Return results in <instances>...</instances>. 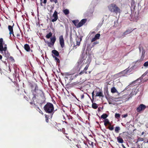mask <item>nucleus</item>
<instances>
[{"mask_svg": "<svg viewBox=\"0 0 148 148\" xmlns=\"http://www.w3.org/2000/svg\"><path fill=\"white\" fill-rule=\"evenodd\" d=\"M24 48L25 50L27 52L29 51L30 50L29 45L27 44L24 45Z\"/></svg>", "mask_w": 148, "mask_h": 148, "instance_id": "obj_17", "label": "nucleus"}, {"mask_svg": "<svg viewBox=\"0 0 148 148\" xmlns=\"http://www.w3.org/2000/svg\"><path fill=\"white\" fill-rule=\"evenodd\" d=\"M146 106L145 105L140 104L136 108V111L140 113L141 112L144 111L146 108Z\"/></svg>", "mask_w": 148, "mask_h": 148, "instance_id": "obj_5", "label": "nucleus"}, {"mask_svg": "<svg viewBox=\"0 0 148 148\" xmlns=\"http://www.w3.org/2000/svg\"><path fill=\"white\" fill-rule=\"evenodd\" d=\"M85 73L86 74H87V72L85 71H84V70L81 71L78 74H77L75 75V77H76L78 75H82L84 73Z\"/></svg>", "mask_w": 148, "mask_h": 148, "instance_id": "obj_22", "label": "nucleus"}, {"mask_svg": "<svg viewBox=\"0 0 148 148\" xmlns=\"http://www.w3.org/2000/svg\"><path fill=\"white\" fill-rule=\"evenodd\" d=\"M78 40H77V39H76V44L77 45L79 46L80 45V41L82 40V39L81 38H80L79 41H78V40H79V38H78Z\"/></svg>", "mask_w": 148, "mask_h": 148, "instance_id": "obj_29", "label": "nucleus"}, {"mask_svg": "<svg viewBox=\"0 0 148 148\" xmlns=\"http://www.w3.org/2000/svg\"><path fill=\"white\" fill-rule=\"evenodd\" d=\"M138 49L139 52L140 53H141V55L140 59L139 60H138L137 62H142L144 60V59L145 57V55L146 53V51L141 44L139 45L138 46Z\"/></svg>", "mask_w": 148, "mask_h": 148, "instance_id": "obj_3", "label": "nucleus"}, {"mask_svg": "<svg viewBox=\"0 0 148 148\" xmlns=\"http://www.w3.org/2000/svg\"><path fill=\"white\" fill-rule=\"evenodd\" d=\"M109 10L112 13H114L117 14L118 13L120 14L121 10L114 3H111L108 6Z\"/></svg>", "mask_w": 148, "mask_h": 148, "instance_id": "obj_1", "label": "nucleus"}, {"mask_svg": "<svg viewBox=\"0 0 148 148\" xmlns=\"http://www.w3.org/2000/svg\"><path fill=\"white\" fill-rule=\"evenodd\" d=\"M125 70H126L127 72L128 71H129V70H127V69H126L124 71H125Z\"/></svg>", "mask_w": 148, "mask_h": 148, "instance_id": "obj_63", "label": "nucleus"}, {"mask_svg": "<svg viewBox=\"0 0 148 148\" xmlns=\"http://www.w3.org/2000/svg\"><path fill=\"white\" fill-rule=\"evenodd\" d=\"M2 58V56L0 55V60H1Z\"/></svg>", "mask_w": 148, "mask_h": 148, "instance_id": "obj_59", "label": "nucleus"}, {"mask_svg": "<svg viewBox=\"0 0 148 148\" xmlns=\"http://www.w3.org/2000/svg\"><path fill=\"white\" fill-rule=\"evenodd\" d=\"M104 125L106 126L107 125L108 123H109V121L108 119H106L104 121Z\"/></svg>", "mask_w": 148, "mask_h": 148, "instance_id": "obj_28", "label": "nucleus"}, {"mask_svg": "<svg viewBox=\"0 0 148 148\" xmlns=\"http://www.w3.org/2000/svg\"><path fill=\"white\" fill-rule=\"evenodd\" d=\"M87 19H83L82 20L79 22L78 24L77 28H79L83 25L86 22Z\"/></svg>", "mask_w": 148, "mask_h": 148, "instance_id": "obj_12", "label": "nucleus"}, {"mask_svg": "<svg viewBox=\"0 0 148 148\" xmlns=\"http://www.w3.org/2000/svg\"><path fill=\"white\" fill-rule=\"evenodd\" d=\"M65 75H70V74L69 73H65Z\"/></svg>", "mask_w": 148, "mask_h": 148, "instance_id": "obj_53", "label": "nucleus"}, {"mask_svg": "<svg viewBox=\"0 0 148 148\" xmlns=\"http://www.w3.org/2000/svg\"><path fill=\"white\" fill-rule=\"evenodd\" d=\"M21 31H18V32L16 34V36L17 37H19L20 36Z\"/></svg>", "mask_w": 148, "mask_h": 148, "instance_id": "obj_42", "label": "nucleus"}, {"mask_svg": "<svg viewBox=\"0 0 148 148\" xmlns=\"http://www.w3.org/2000/svg\"><path fill=\"white\" fill-rule=\"evenodd\" d=\"M98 107L97 104L95 103H92V107L94 109H96Z\"/></svg>", "mask_w": 148, "mask_h": 148, "instance_id": "obj_26", "label": "nucleus"}, {"mask_svg": "<svg viewBox=\"0 0 148 148\" xmlns=\"http://www.w3.org/2000/svg\"><path fill=\"white\" fill-rule=\"evenodd\" d=\"M122 147H123V148H126L125 147L123 144H122Z\"/></svg>", "mask_w": 148, "mask_h": 148, "instance_id": "obj_58", "label": "nucleus"}, {"mask_svg": "<svg viewBox=\"0 0 148 148\" xmlns=\"http://www.w3.org/2000/svg\"><path fill=\"white\" fill-rule=\"evenodd\" d=\"M145 133V132H142L141 133V135H143Z\"/></svg>", "mask_w": 148, "mask_h": 148, "instance_id": "obj_61", "label": "nucleus"}, {"mask_svg": "<svg viewBox=\"0 0 148 148\" xmlns=\"http://www.w3.org/2000/svg\"><path fill=\"white\" fill-rule=\"evenodd\" d=\"M99 43V42L97 41L95 42L92 43V47H94L95 45Z\"/></svg>", "mask_w": 148, "mask_h": 148, "instance_id": "obj_39", "label": "nucleus"}, {"mask_svg": "<svg viewBox=\"0 0 148 148\" xmlns=\"http://www.w3.org/2000/svg\"><path fill=\"white\" fill-rule=\"evenodd\" d=\"M131 10L133 11L135 10V7H136V3L134 0H133L131 2Z\"/></svg>", "mask_w": 148, "mask_h": 148, "instance_id": "obj_16", "label": "nucleus"}, {"mask_svg": "<svg viewBox=\"0 0 148 148\" xmlns=\"http://www.w3.org/2000/svg\"><path fill=\"white\" fill-rule=\"evenodd\" d=\"M82 82L81 81H76V82H73L71 84V86H73L76 87L81 85L82 84Z\"/></svg>", "mask_w": 148, "mask_h": 148, "instance_id": "obj_13", "label": "nucleus"}, {"mask_svg": "<svg viewBox=\"0 0 148 148\" xmlns=\"http://www.w3.org/2000/svg\"><path fill=\"white\" fill-rule=\"evenodd\" d=\"M58 12L56 11H55L52 16L54 18L51 20V21L52 22L56 21L57 20L58 18Z\"/></svg>", "mask_w": 148, "mask_h": 148, "instance_id": "obj_9", "label": "nucleus"}, {"mask_svg": "<svg viewBox=\"0 0 148 148\" xmlns=\"http://www.w3.org/2000/svg\"><path fill=\"white\" fill-rule=\"evenodd\" d=\"M63 12H64V14L66 15L68 14L69 13V11L67 9H66L63 10Z\"/></svg>", "mask_w": 148, "mask_h": 148, "instance_id": "obj_27", "label": "nucleus"}, {"mask_svg": "<svg viewBox=\"0 0 148 148\" xmlns=\"http://www.w3.org/2000/svg\"><path fill=\"white\" fill-rule=\"evenodd\" d=\"M8 29L10 31L9 34L11 36L12 34H13V27L11 25H8Z\"/></svg>", "mask_w": 148, "mask_h": 148, "instance_id": "obj_18", "label": "nucleus"}, {"mask_svg": "<svg viewBox=\"0 0 148 148\" xmlns=\"http://www.w3.org/2000/svg\"><path fill=\"white\" fill-rule=\"evenodd\" d=\"M68 118L69 119H73V117L70 115L69 116H68Z\"/></svg>", "mask_w": 148, "mask_h": 148, "instance_id": "obj_52", "label": "nucleus"}, {"mask_svg": "<svg viewBox=\"0 0 148 148\" xmlns=\"http://www.w3.org/2000/svg\"><path fill=\"white\" fill-rule=\"evenodd\" d=\"M51 42H47V43L49 47H51L53 45L56 41V38L55 36L50 38Z\"/></svg>", "mask_w": 148, "mask_h": 148, "instance_id": "obj_6", "label": "nucleus"}, {"mask_svg": "<svg viewBox=\"0 0 148 148\" xmlns=\"http://www.w3.org/2000/svg\"><path fill=\"white\" fill-rule=\"evenodd\" d=\"M29 85L32 90L35 89L38 87L37 84L35 83H30Z\"/></svg>", "mask_w": 148, "mask_h": 148, "instance_id": "obj_14", "label": "nucleus"}, {"mask_svg": "<svg viewBox=\"0 0 148 148\" xmlns=\"http://www.w3.org/2000/svg\"><path fill=\"white\" fill-rule=\"evenodd\" d=\"M117 141L119 143H123L124 141L123 139L120 136L118 137L117 138Z\"/></svg>", "mask_w": 148, "mask_h": 148, "instance_id": "obj_20", "label": "nucleus"}, {"mask_svg": "<svg viewBox=\"0 0 148 148\" xmlns=\"http://www.w3.org/2000/svg\"><path fill=\"white\" fill-rule=\"evenodd\" d=\"M58 131L60 132H62V133L64 134H67L65 133V130L64 128H63L62 129H60L59 130H58Z\"/></svg>", "mask_w": 148, "mask_h": 148, "instance_id": "obj_30", "label": "nucleus"}, {"mask_svg": "<svg viewBox=\"0 0 148 148\" xmlns=\"http://www.w3.org/2000/svg\"><path fill=\"white\" fill-rule=\"evenodd\" d=\"M89 65L88 64H87L85 68H84V70L85 71H86V70L88 69V67H89Z\"/></svg>", "mask_w": 148, "mask_h": 148, "instance_id": "obj_40", "label": "nucleus"}, {"mask_svg": "<svg viewBox=\"0 0 148 148\" xmlns=\"http://www.w3.org/2000/svg\"><path fill=\"white\" fill-rule=\"evenodd\" d=\"M109 125V126H111V123L109 121V123L108 124Z\"/></svg>", "mask_w": 148, "mask_h": 148, "instance_id": "obj_57", "label": "nucleus"}, {"mask_svg": "<svg viewBox=\"0 0 148 148\" xmlns=\"http://www.w3.org/2000/svg\"><path fill=\"white\" fill-rule=\"evenodd\" d=\"M12 34L13 36L15 37V36H14V33H13V34Z\"/></svg>", "mask_w": 148, "mask_h": 148, "instance_id": "obj_64", "label": "nucleus"}, {"mask_svg": "<svg viewBox=\"0 0 148 148\" xmlns=\"http://www.w3.org/2000/svg\"><path fill=\"white\" fill-rule=\"evenodd\" d=\"M5 56L7 58H9V56H10V54L9 53H6V54L5 53Z\"/></svg>", "mask_w": 148, "mask_h": 148, "instance_id": "obj_45", "label": "nucleus"}, {"mask_svg": "<svg viewBox=\"0 0 148 148\" xmlns=\"http://www.w3.org/2000/svg\"><path fill=\"white\" fill-rule=\"evenodd\" d=\"M70 40H71L72 39V34L71 33L70 34Z\"/></svg>", "mask_w": 148, "mask_h": 148, "instance_id": "obj_54", "label": "nucleus"}, {"mask_svg": "<svg viewBox=\"0 0 148 148\" xmlns=\"http://www.w3.org/2000/svg\"><path fill=\"white\" fill-rule=\"evenodd\" d=\"M3 44L0 43V51H1L3 46Z\"/></svg>", "mask_w": 148, "mask_h": 148, "instance_id": "obj_44", "label": "nucleus"}, {"mask_svg": "<svg viewBox=\"0 0 148 148\" xmlns=\"http://www.w3.org/2000/svg\"><path fill=\"white\" fill-rule=\"evenodd\" d=\"M59 41L60 44L62 48H63L64 45V40L62 35H61L59 37Z\"/></svg>", "mask_w": 148, "mask_h": 148, "instance_id": "obj_11", "label": "nucleus"}, {"mask_svg": "<svg viewBox=\"0 0 148 148\" xmlns=\"http://www.w3.org/2000/svg\"><path fill=\"white\" fill-rule=\"evenodd\" d=\"M84 95H82L81 96V98L82 99H83L84 98Z\"/></svg>", "mask_w": 148, "mask_h": 148, "instance_id": "obj_55", "label": "nucleus"}, {"mask_svg": "<svg viewBox=\"0 0 148 148\" xmlns=\"http://www.w3.org/2000/svg\"><path fill=\"white\" fill-rule=\"evenodd\" d=\"M107 128L108 129L112 131L114 130V128L113 126L111 125V126H109L107 127Z\"/></svg>", "mask_w": 148, "mask_h": 148, "instance_id": "obj_37", "label": "nucleus"}, {"mask_svg": "<svg viewBox=\"0 0 148 148\" xmlns=\"http://www.w3.org/2000/svg\"><path fill=\"white\" fill-rule=\"evenodd\" d=\"M111 92L112 93H115L117 92V91L116 88L113 87L111 88Z\"/></svg>", "mask_w": 148, "mask_h": 148, "instance_id": "obj_24", "label": "nucleus"}, {"mask_svg": "<svg viewBox=\"0 0 148 148\" xmlns=\"http://www.w3.org/2000/svg\"><path fill=\"white\" fill-rule=\"evenodd\" d=\"M31 92L33 96L36 97L38 96L42 92L41 90L38 89V87L35 89L31 90Z\"/></svg>", "mask_w": 148, "mask_h": 148, "instance_id": "obj_4", "label": "nucleus"}, {"mask_svg": "<svg viewBox=\"0 0 148 148\" xmlns=\"http://www.w3.org/2000/svg\"><path fill=\"white\" fill-rule=\"evenodd\" d=\"M72 22L73 23L74 25L76 26L77 28V27L78 24L79 23V21L78 20H73L72 21Z\"/></svg>", "mask_w": 148, "mask_h": 148, "instance_id": "obj_21", "label": "nucleus"}, {"mask_svg": "<svg viewBox=\"0 0 148 148\" xmlns=\"http://www.w3.org/2000/svg\"><path fill=\"white\" fill-rule=\"evenodd\" d=\"M94 91H93L92 92V97H93L94 95Z\"/></svg>", "mask_w": 148, "mask_h": 148, "instance_id": "obj_56", "label": "nucleus"}, {"mask_svg": "<svg viewBox=\"0 0 148 148\" xmlns=\"http://www.w3.org/2000/svg\"><path fill=\"white\" fill-rule=\"evenodd\" d=\"M136 29V28L134 29H133L131 28H128L123 33L122 36L123 37H124L126 35L131 33L133 30Z\"/></svg>", "mask_w": 148, "mask_h": 148, "instance_id": "obj_7", "label": "nucleus"}, {"mask_svg": "<svg viewBox=\"0 0 148 148\" xmlns=\"http://www.w3.org/2000/svg\"><path fill=\"white\" fill-rule=\"evenodd\" d=\"M115 117L117 119H119L120 117V114L119 113H116L115 115Z\"/></svg>", "mask_w": 148, "mask_h": 148, "instance_id": "obj_36", "label": "nucleus"}, {"mask_svg": "<svg viewBox=\"0 0 148 148\" xmlns=\"http://www.w3.org/2000/svg\"><path fill=\"white\" fill-rule=\"evenodd\" d=\"M50 1L51 2H54L55 3H57L58 2L57 0H50Z\"/></svg>", "mask_w": 148, "mask_h": 148, "instance_id": "obj_47", "label": "nucleus"}, {"mask_svg": "<svg viewBox=\"0 0 148 148\" xmlns=\"http://www.w3.org/2000/svg\"><path fill=\"white\" fill-rule=\"evenodd\" d=\"M36 96H33V97L31 99V101L30 102V103L31 105L34 104L35 106H36V104L35 103V101L36 100Z\"/></svg>", "mask_w": 148, "mask_h": 148, "instance_id": "obj_15", "label": "nucleus"}, {"mask_svg": "<svg viewBox=\"0 0 148 148\" xmlns=\"http://www.w3.org/2000/svg\"><path fill=\"white\" fill-rule=\"evenodd\" d=\"M141 146L138 144L136 148H141Z\"/></svg>", "mask_w": 148, "mask_h": 148, "instance_id": "obj_51", "label": "nucleus"}, {"mask_svg": "<svg viewBox=\"0 0 148 148\" xmlns=\"http://www.w3.org/2000/svg\"><path fill=\"white\" fill-rule=\"evenodd\" d=\"M40 5L42 6V3L46 4L47 3V0H40Z\"/></svg>", "mask_w": 148, "mask_h": 148, "instance_id": "obj_35", "label": "nucleus"}, {"mask_svg": "<svg viewBox=\"0 0 148 148\" xmlns=\"http://www.w3.org/2000/svg\"><path fill=\"white\" fill-rule=\"evenodd\" d=\"M39 112H40V113H41L42 114H43V113L42 111L40 110V111H39Z\"/></svg>", "mask_w": 148, "mask_h": 148, "instance_id": "obj_60", "label": "nucleus"}, {"mask_svg": "<svg viewBox=\"0 0 148 148\" xmlns=\"http://www.w3.org/2000/svg\"><path fill=\"white\" fill-rule=\"evenodd\" d=\"M66 138H68V139H69V137L68 136H66Z\"/></svg>", "mask_w": 148, "mask_h": 148, "instance_id": "obj_62", "label": "nucleus"}, {"mask_svg": "<svg viewBox=\"0 0 148 148\" xmlns=\"http://www.w3.org/2000/svg\"><path fill=\"white\" fill-rule=\"evenodd\" d=\"M54 109L53 105L49 102L47 103L44 107V110L47 113H52Z\"/></svg>", "mask_w": 148, "mask_h": 148, "instance_id": "obj_2", "label": "nucleus"}, {"mask_svg": "<svg viewBox=\"0 0 148 148\" xmlns=\"http://www.w3.org/2000/svg\"><path fill=\"white\" fill-rule=\"evenodd\" d=\"M7 49V46H5L4 47H3L2 48V50L1 51H5Z\"/></svg>", "mask_w": 148, "mask_h": 148, "instance_id": "obj_41", "label": "nucleus"}, {"mask_svg": "<svg viewBox=\"0 0 148 148\" xmlns=\"http://www.w3.org/2000/svg\"><path fill=\"white\" fill-rule=\"evenodd\" d=\"M120 130V128L119 127H116L115 128V132L116 133H118L119 132V131Z\"/></svg>", "mask_w": 148, "mask_h": 148, "instance_id": "obj_32", "label": "nucleus"}, {"mask_svg": "<svg viewBox=\"0 0 148 148\" xmlns=\"http://www.w3.org/2000/svg\"><path fill=\"white\" fill-rule=\"evenodd\" d=\"M9 58H10V59L11 60V61H13L14 60L12 56H10L9 57Z\"/></svg>", "mask_w": 148, "mask_h": 148, "instance_id": "obj_50", "label": "nucleus"}, {"mask_svg": "<svg viewBox=\"0 0 148 148\" xmlns=\"http://www.w3.org/2000/svg\"><path fill=\"white\" fill-rule=\"evenodd\" d=\"M3 39L2 38H0V44H2L3 45H4V43L3 42Z\"/></svg>", "mask_w": 148, "mask_h": 148, "instance_id": "obj_46", "label": "nucleus"}, {"mask_svg": "<svg viewBox=\"0 0 148 148\" xmlns=\"http://www.w3.org/2000/svg\"><path fill=\"white\" fill-rule=\"evenodd\" d=\"M15 93L19 97H25V95H23V92L21 90L18 89L16 90Z\"/></svg>", "mask_w": 148, "mask_h": 148, "instance_id": "obj_8", "label": "nucleus"}, {"mask_svg": "<svg viewBox=\"0 0 148 148\" xmlns=\"http://www.w3.org/2000/svg\"><path fill=\"white\" fill-rule=\"evenodd\" d=\"M100 36V34H96L95 36V37L97 39H99Z\"/></svg>", "mask_w": 148, "mask_h": 148, "instance_id": "obj_34", "label": "nucleus"}, {"mask_svg": "<svg viewBox=\"0 0 148 148\" xmlns=\"http://www.w3.org/2000/svg\"><path fill=\"white\" fill-rule=\"evenodd\" d=\"M53 56V57L54 58L55 60V61H56L58 63H59L60 62V60L58 58H57V57L56 56Z\"/></svg>", "mask_w": 148, "mask_h": 148, "instance_id": "obj_33", "label": "nucleus"}, {"mask_svg": "<svg viewBox=\"0 0 148 148\" xmlns=\"http://www.w3.org/2000/svg\"><path fill=\"white\" fill-rule=\"evenodd\" d=\"M128 116V115L127 114H124L123 115H122V117L123 118H125L126 117H127Z\"/></svg>", "mask_w": 148, "mask_h": 148, "instance_id": "obj_49", "label": "nucleus"}, {"mask_svg": "<svg viewBox=\"0 0 148 148\" xmlns=\"http://www.w3.org/2000/svg\"><path fill=\"white\" fill-rule=\"evenodd\" d=\"M52 33L50 32L46 36V37L48 39H49L51 38V37L52 36Z\"/></svg>", "mask_w": 148, "mask_h": 148, "instance_id": "obj_25", "label": "nucleus"}, {"mask_svg": "<svg viewBox=\"0 0 148 148\" xmlns=\"http://www.w3.org/2000/svg\"><path fill=\"white\" fill-rule=\"evenodd\" d=\"M45 120L47 123H48L49 122V116L47 115H45Z\"/></svg>", "mask_w": 148, "mask_h": 148, "instance_id": "obj_38", "label": "nucleus"}, {"mask_svg": "<svg viewBox=\"0 0 148 148\" xmlns=\"http://www.w3.org/2000/svg\"><path fill=\"white\" fill-rule=\"evenodd\" d=\"M144 140V139L142 138H138V139L137 140V141L136 142V143H137L138 142L142 141Z\"/></svg>", "mask_w": 148, "mask_h": 148, "instance_id": "obj_31", "label": "nucleus"}, {"mask_svg": "<svg viewBox=\"0 0 148 148\" xmlns=\"http://www.w3.org/2000/svg\"><path fill=\"white\" fill-rule=\"evenodd\" d=\"M97 39L94 37L93 38H92L91 40V42H93L95 41Z\"/></svg>", "mask_w": 148, "mask_h": 148, "instance_id": "obj_48", "label": "nucleus"}, {"mask_svg": "<svg viewBox=\"0 0 148 148\" xmlns=\"http://www.w3.org/2000/svg\"><path fill=\"white\" fill-rule=\"evenodd\" d=\"M143 65L145 67L148 66V61L145 62L144 64Z\"/></svg>", "mask_w": 148, "mask_h": 148, "instance_id": "obj_43", "label": "nucleus"}, {"mask_svg": "<svg viewBox=\"0 0 148 148\" xmlns=\"http://www.w3.org/2000/svg\"><path fill=\"white\" fill-rule=\"evenodd\" d=\"M108 115L104 113L101 116V118L104 119V120L106 119V118L108 117Z\"/></svg>", "mask_w": 148, "mask_h": 148, "instance_id": "obj_23", "label": "nucleus"}, {"mask_svg": "<svg viewBox=\"0 0 148 148\" xmlns=\"http://www.w3.org/2000/svg\"><path fill=\"white\" fill-rule=\"evenodd\" d=\"M52 53L55 56H59V54L58 51L55 50H53L52 51Z\"/></svg>", "mask_w": 148, "mask_h": 148, "instance_id": "obj_19", "label": "nucleus"}, {"mask_svg": "<svg viewBox=\"0 0 148 148\" xmlns=\"http://www.w3.org/2000/svg\"><path fill=\"white\" fill-rule=\"evenodd\" d=\"M95 92L96 93V97H104L103 92L101 90H96Z\"/></svg>", "mask_w": 148, "mask_h": 148, "instance_id": "obj_10", "label": "nucleus"}]
</instances>
